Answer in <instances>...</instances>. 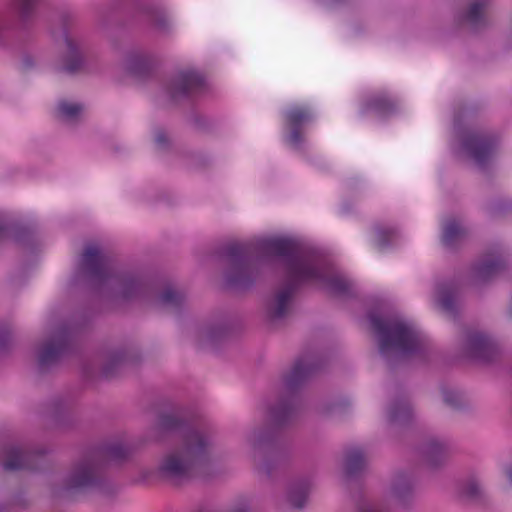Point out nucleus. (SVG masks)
Instances as JSON below:
<instances>
[{
    "instance_id": "nucleus-41",
    "label": "nucleus",
    "mask_w": 512,
    "mask_h": 512,
    "mask_svg": "<svg viewBox=\"0 0 512 512\" xmlns=\"http://www.w3.org/2000/svg\"><path fill=\"white\" fill-rule=\"evenodd\" d=\"M230 512H250V509L246 504H242L238 507H235Z\"/></svg>"
},
{
    "instance_id": "nucleus-3",
    "label": "nucleus",
    "mask_w": 512,
    "mask_h": 512,
    "mask_svg": "<svg viewBox=\"0 0 512 512\" xmlns=\"http://www.w3.org/2000/svg\"><path fill=\"white\" fill-rule=\"evenodd\" d=\"M75 281L88 283L94 293L111 306L147 300L168 311L177 312L186 301L184 293L172 284L157 287L135 272L116 269L107 254L95 244L84 247Z\"/></svg>"
},
{
    "instance_id": "nucleus-19",
    "label": "nucleus",
    "mask_w": 512,
    "mask_h": 512,
    "mask_svg": "<svg viewBox=\"0 0 512 512\" xmlns=\"http://www.w3.org/2000/svg\"><path fill=\"white\" fill-rule=\"evenodd\" d=\"M300 247L308 253H311V255L317 259L319 272L321 273L320 277L309 279L307 283L314 281L323 282L333 293L338 295H344L349 292L351 283L344 276L331 272L326 260L315 249L302 243H300Z\"/></svg>"
},
{
    "instance_id": "nucleus-43",
    "label": "nucleus",
    "mask_w": 512,
    "mask_h": 512,
    "mask_svg": "<svg viewBox=\"0 0 512 512\" xmlns=\"http://www.w3.org/2000/svg\"><path fill=\"white\" fill-rule=\"evenodd\" d=\"M505 473H506V476L510 482V484L512 485V466H508L506 469H505Z\"/></svg>"
},
{
    "instance_id": "nucleus-11",
    "label": "nucleus",
    "mask_w": 512,
    "mask_h": 512,
    "mask_svg": "<svg viewBox=\"0 0 512 512\" xmlns=\"http://www.w3.org/2000/svg\"><path fill=\"white\" fill-rule=\"evenodd\" d=\"M48 453L44 447L24 449L23 447L9 444L0 452V465L5 471H18L22 469L38 470L40 461Z\"/></svg>"
},
{
    "instance_id": "nucleus-38",
    "label": "nucleus",
    "mask_w": 512,
    "mask_h": 512,
    "mask_svg": "<svg viewBox=\"0 0 512 512\" xmlns=\"http://www.w3.org/2000/svg\"><path fill=\"white\" fill-rule=\"evenodd\" d=\"M355 512H385L380 505L370 501L361 502Z\"/></svg>"
},
{
    "instance_id": "nucleus-15",
    "label": "nucleus",
    "mask_w": 512,
    "mask_h": 512,
    "mask_svg": "<svg viewBox=\"0 0 512 512\" xmlns=\"http://www.w3.org/2000/svg\"><path fill=\"white\" fill-rule=\"evenodd\" d=\"M140 352L133 346H121L108 350L102 357L100 374L112 378L128 366L137 364Z\"/></svg>"
},
{
    "instance_id": "nucleus-18",
    "label": "nucleus",
    "mask_w": 512,
    "mask_h": 512,
    "mask_svg": "<svg viewBox=\"0 0 512 512\" xmlns=\"http://www.w3.org/2000/svg\"><path fill=\"white\" fill-rule=\"evenodd\" d=\"M455 495L460 501L477 507H484L489 504V495L481 480L475 474L456 481Z\"/></svg>"
},
{
    "instance_id": "nucleus-17",
    "label": "nucleus",
    "mask_w": 512,
    "mask_h": 512,
    "mask_svg": "<svg viewBox=\"0 0 512 512\" xmlns=\"http://www.w3.org/2000/svg\"><path fill=\"white\" fill-rule=\"evenodd\" d=\"M134 9L157 33L167 35L172 31V21L157 0H134Z\"/></svg>"
},
{
    "instance_id": "nucleus-28",
    "label": "nucleus",
    "mask_w": 512,
    "mask_h": 512,
    "mask_svg": "<svg viewBox=\"0 0 512 512\" xmlns=\"http://www.w3.org/2000/svg\"><path fill=\"white\" fill-rule=\"evenodd\" d=\"M367 463L366 455L362 448L353 447L345 452L343 470L347 478L358 477L365 469Z\"/></svg>"
},
{
    "instance_id": "nucleus-1",
    "label": "nucleus",
    "mask_w": 512,
    "mask_h": 512,
    "mask_svg": "<svg viewBox=\"0 0 512 512\" xmlns=\"http://www.w3.org/2000/svg\"><path fill=\"white\" fill-rule=\"evenodd\" d=\"M227 266L225 284L239 291L255 285L260 277L258 262L275 261L284 273V280L273 291L265 306L266 320L276 325L289 314L296 291L309 279L320 277L317 259L290 238H267L250 242H232L222 248Z\"/></svg>"
},
{
    "instance_id": "nucleus-30",
    "label": "nucleus",
    "mask_w": 512,
    "mask_h": 512,
    "mask_svg": "<svg viewBox=\"0 0 512 512\" xmlns=\"http://www.w3.org/2000/svg\"><path fill=\"white\" fill-rule=\"evenodd\" d=\"M470 238V231L460 219H450V251L464 245Z\"/></svg>"
},
{
    "instance_id": "nucleus-10",
    "label": "nucleus",
    "mask_w": 512,
    "mask_h": 512,
    "mask_svg": "<svg viewBox=\"0 0 512 512\" xmlns=\"http://www.w3.org/2000/svg\"><path fill=\"white\" fill-rule=\"evenodd\" d=\"M461 349L466 357L482 364L496 363L502 357L497 340L489 333L474 328L464 330Z\"/></svg>"
},
{
    "instance_id": "nucleus-37",
    "label": "nucleus",
    "mask_w": 512,
    "mask_h": 512,
    "mask_svg": "<svg viewBox=\"0 0 512 512\" xmlns=\"http://www.w3.org/2000/svg\"><path fill=\"white\" fill-rule=\"evenodd\" d=\"M154 139H155V143L157 145V148L159 150H166L169 148V145H170V139L166 133V131L162 128H157L155 130V136H154Z\"/></svg>"
},
{
    "instance_id": "nucleus-24",
    "label": "nucleus",
    "mask_w": 512,
    "mask_h": 512,
    "mask_svg": "<svg viewBox=\"0 0 512 512\" xmlns=\"http://www.w3.org/2000/svg\"><path fill=\"white\" fill-rule=\"evenodd\" d=\"M74 399L68 394L53 396L48 403V413L59 426H67L71 423V412Z\"/></svg>"
},
{
    "instance_id": "nucleus-23",
    "label": "nucleus",
    "mask_w": 512,
    "mask_h": 512,
    "mask_svg": "<svg viewBox=\"0 0 512 512\" xmlns=\"http://www.w3.org/2000/svg\"><path fill=\"white\" fill-rule=\"evenodd\" d=\"M287 125L290 127L288 142L294 147L299 148L304 138L301 133V126L313 119L311 112L304 107H292L285 114Z\"/></svg>"
},
{
    "instance_id": "nucleus-22",
    "label": "nucleus",
    "mask_w": 512,
    "mask_h": 512,
    "mask_svg": "<svg viewBox=\"0 0 512 512\" xmlns=\"http://www.w3.org/2000/svg\"><path fill=\"white\" fill-rule=\"evenodd\" d=\"M422 465L429 471L435 472L445 464L446 448L436 438H430L423 446L417 448Z\"/></svg>"
},
{
    "instance_id": "nucleus-6",
    "label": "nucleus",
    "mask_w": 512,
    "mask_h": 512,
    "mask_svg": "<svg viewBox=\"0 0 512 512\" xmlns=\"http://www.w3.org/2000/svg\"><path fill=\"white\" fill-rule=\"evenodd\" d=\"M128 457V449L120 442H106L85 451L73 461L63 480L65 492L82 491L104 483V467L109 462H121Z\"/></svg>"
},
{
    "instance_id": "nucleus-9",
    "label": "nucleus",
    "mask_w": 512,
    "mask_h": 512,
    "mask_svg": "<svg viewBox=\"0 0 512 512\" xmlns=\"http://www.w3.org/2000/svg\"><path fill=\"white\" fill-rule=\"evenodd\" d=\"M74 331L60 325L42 339L35 350L36 367L40 374H47L59 366L74 347Z\"/></svg>"
},
{
    "instance_id": "nucleus-35",
    "label": "nucleus",
    "mask_w": 512,
    "mask_h": 512,
    "mask_svg": "<svg viewBox=\"0 0 512 512\" xmlns=\"http://www.w3.org/2000/svg\"><path fill=\"white\" fill-rule=\"evenodd\" d=\"M11 344V331L7 325L0 324V355L7 352Z\"/></svg>"
},
{
    "instance_id": "nucleus-31",
    "label": "nucleus",
    "mask_w": 512,
    "mask_h": 512,
    "mask_svg": "<svg viewBox=\"0 0 512 512\" xmlns=\"http://www.w3.org/2000/svg\"><path fill=\"white\" fill-rule=\"evenodd\" d=\"M81 103L60 100L57 105V116L66 122H75L83 112Z\"/></svg>"
},
{
    "instance_id": "nucleus-27",
    "label": "nucleus",
    "mask_w": 512,
    "mask_h": 512,
    "mask_svg": "<svg viewBox=\"0 0 512 512\" xmlns=\"http://www.w3.org/2000/svg\"><path fill=\"white\" fill-rule=\"evenodd\" d=\"M311 479L301 476L293 479L287 489V501L295 508H303L307 502L311 489Z\"/></svg>"
},
{
    "instance_id": "nucleus-16",
    "label": "nucleus",
    "mask_w": 512,
    "mask_h": 512,
    "mask_svg": "<svg viewBox=\"0 0 512 512\" xmlns=\"http://www.w3.org/2000/svg\"><path fill=\"white\" fill-rule=\"evenodd\" d=\"M228 334L229 325L225 319L209 320L196 328L194 342L200 349L216 351L225 342Z\"/></svg>"
},
{
    "instance_id": "nucleus-44",
    "label": "nucleus",
    "mask_w": 512,
    "mask_h": 512,
    "mask_svg": "<svg viewBox=\"0 0 512 512\" xmlns=\"http://www.w3.org/2000/svg\"><path fill=\"white\" fill-rule=\"evenodd\" d=\"M442 399L445 404H448V392L446 390H442Z\"/></svg>"
},
{
    "instance_id": "nucleus-34",
    "label": "nucleus",
    "mask_w": 512,
    "mask_h": 512,
    "mask_svg": "<svg viewBox=\"0 0 512 512\" xmlns=\"http://www.w3.org/2000/svg\"><path fill=\"white\" fill-rule=\"evenodd\" d=\"M470 408V402L460 391H450V412L461 413Z\"/></svg>"
},
{
    "instance_id": "nucleus-45",
    "label": "nucleus",
    "mask_w": 512,
    "mask_h": 512,
    "mask_svg": "<svg viewBox=\"0 0 512 512\" xmlns=\"http://www.w3.org/2000/svg\"><path fill=\"white\" fill-rule=\"evenodd\" d=\"M449 309H450V316H451L452 313L454 312V304H453L451 296H450V306H449Z\"/></svg>"
},
{
    "instance_id": "nucleus-29",
    "label": "nucleus",
    "mask_w": 512,
    "mask_h": 512,
    "mask_svg": "<svg viewBox=\"0 0 512 512\" xmlns=\"http://www.w3.org/2000/svg\"><path fill=\"white\" fill-rule=\"evenodd\" d=\"M364 108L375 111L379 116H388L396 112L397 103L385 94H376L366 100Z\"/></svg>"
},
{
    "instance_id": "nucleus-21",
    "label": "nucleus",
    "mask_w": 512,
    "mask_h": 512,
    "mask_svg": "<svg viewBox=\"0 0 512 512\" xmlns=\"http://www.w3.org/2000/svg\"><path fill=\"white\" fill-rule=\"evenodd\" d=\"M489 3L490 0H471L459 16L460 23L472 32L486 29L490 24L487 15Z\"/></svg>"
},
{
    "instance_id": "nucleus-12",
    "label": "nucleus",
    "mask_w": 512,
    "mask_h": 512,
    "mask_svg": "<svg viewBox=\"0 0 512 512\" xmlns=\"http://www.w3.org/2000/svg\"><path fill=\"white\" fill-rule=\"evenodd\" d=\"M498 139L493 133L466 132L461 137V149L475 164L484 169L492 159Z\"/></svg>"
},
{
    "instance_id": "nucleus-32",
    "label": "nucleus",
    "mask_w": 512,
    "mask_h": 512,
    "mask_svg": "<svg viewBox=\"0 0 512 512\" xmlns=\"http://www.w3.org/2000/svg\"><path fill=\"white\" fill-rule=\"evenodd\" d=\"M376 245L380 250L391 246L398 238V231L395 228L383 225L375 226Z\"/></svg>"
},
{
    "instance_id": "nucleus-7",
    "label": "nucleus",
    "mask_w": 512,
    "mask_h": 512,
    "mask_svg": "<svg viewBox=\"0 0 512 512\" xmlns=\"http://www.w3.org/2000/svg\"><path fill=\"white\" fill-rule=\"evenodd\" d=\"M88 50L89 41L84 29L74 18L63 16L56 71L67 76L78 75L86 66Z\"/></svg>"
},
{
    "instance_id": "nucleus-4",
    "label": "nucleus",
    "mask_w": 512,
    "mask_h": 512,
    "mask_svg": "<svg viewBox=\"0 0 512 512\" xmlns=\"http://www.w3.org/2000/svg\"><path fill=\"white\" fill-rule=\"evenodd\" d=\"M175 433H184L182 441L160 458L157 476L173 485L208 476L217 446L214 432L207 427L188 428L179 416L161 413L150 427L148 437L151 441L163 442Z\"/></svg>"
},
{
    "instance_id": "nucleus-33",
    "label": "nucleus",
    "mask_w": 512,
    "mask_h": 512,
    "mask_svg": "<svg viewBox=\"0 0 512 512\" xmlns=\"http://www.w3.org/2000/svg\"><path fill=\"white\" fill-rule=\"evenodd\" d=\"M435 306L443 313H448V284L445 279L435 284Z\"/></svg>"
},
{
    "instance_id": "nucleus-46",
    "label": "nucleus",
    "mask_w": 512,
    "mask_h": 512,
    "mask_svg": "<svg viewBox=\"0 0 512 512\" xmlns=\"http://www.w3.org/2000/svg\"><path fill=\"white\" fill-rule=\"evenodd\" d=\"M508 317L512 319V299L508 308Z\"/></svg>"
},
{
    "instance_id": "nucleus-5",
    "label": "nucleus",
    "mask_w": 512,
    "mask_h": 512,
    "mask_svg": "<svg viewBox=\"0 0 512 512\" xmlns=\"http://www.w3.org/2000/svg\"><path fill=\"white\" fill-rule=\"evenodd\" d=\"M371 327L375 333L379 353L388 366L393 367L411 356H425L428 343L410 322L399 318H382L371 314Z\"/></svg>"
},
{
    "instance_id": "nucleus-26",
    "label": "nucleus",
    "mask_w": 512,
    "mask_h": 512,
    "mask_svg": "<svg viewBox=\"0 0 512 512\" xmlns=\"http://www.w3.org/2000/svg\"><path fill=\"white\" fill-rule=\"evenodd\" d=\"M387 418L390 424L407 425L413 418V408L407 397L393 399L387 407Z\"/></svg>"
},
{
    "instance_id": "nucleus-40",
    "label": "nucleus",
    "mask_w": 512,
    "mask_h": 512,
    "mask_svg": "<svg viewBox=\"0 0 512 512\" xmlns=\"http://www.w3.org/2000/svg\"><path fill=\"white\" fill-rule=\"evenodd\" d=\"M22 64L25 68H32L36 64V59L30 55H24Z\"/></svg>"
},
{
    "instance_id": "nucleus-14",
    "label": "nucleus",
    "mask_w": 512,
    "mask_h": 512,
    "mask_svg": "<svg viewBox=\"0 0 512 512\" xmlns=\"http://www.w3.org/2000/svg\"><path fill=\"white\" fill-rule=\"evenodd\" d=\"M505 266V260L499 250L485 252L472 263L469 281L475 287L484 286L497 278Z\"/></svg>"
},
{
    "instance_id": "nucleus-36",
    "label": "nucleus",
    "mask_w": 512,
    "mask_h": 512,
    "mask_svg": "<svg viewBox=\"0 0 512 512\" xmlns=\"http://www.w3.org/2000/svg\"><path fill=\"white\" fill-rule=\"evenodd\" d=\"M9 508V512H12L13 509H25L29 506V501L25 497L23 493H18L14 495L8 503L5 504Z\"/></svg>"
},
{
    "instance_id": "nucleus-25",
    "label": "nucleus",
    "mask_w": 512,
    "mask_h": 512,
    "mask_svg": "<svg viewBox=\"0 0 512 512\" xmlns=\"http://www.w3.org/2000/svg\"><path fill=\"white\" fill-rule=\"evenodd\" d=\"M415 478L412 473H397L391 484V493L399 504L406 506L414 497Z\"/></svg>"
},
{
    "instance_id": "nucleus-42",
    "label": "nucleus",
    "mask_w": 512,
    "mask_h": 512,
    "mask_svg": "<svg viewBox=\"0 0 512 512\" xmlns=\"http://www.w3.org/2000/svg\"><path fill=\"white\" fill-rule=\"evenodd\" d=\"M8 230V224L6 222L0 223V238H2L5 232Z\"/></svg>"
},
{
    "instance_id": "nucleus-39",
    "label": "nucleus",
    "mask_w": 512,
    "mask_h": 512,
    "mask_svg": "<svg viewBox=\"0 0 512 512\" xmlns=\"http://www.w3.org/2000/svg\"><path fill=\"white\" fill-rule=\"evenodd\" d=\"M442 235L441 242L444 246L448 245V220H442L441 222Z\"/></svg>"
},
{
    "instance_id": "nucleus-8",
    "label": "nucleus",
    "mask_w": 512,
    "mask_h": 512,
    "mask_svg": "<svg viewBox=\"0 0 512 512\" xmlns=\"http://www.w3.org/2000/svg\"><path fill=\"white\" fill-rule=\"evenodd\" d=\"M10 10H0V46L29 35L38 19L41 0H8Z\"/></svg>"
},
{
    "instance_id": "nucleus-20",
    "label": "nucleus",
    "mask_w": 512,
    "mask_h": 512,
    "mask_svg": "<svg viewBox=\"0 0 512 512\" xmlns=\"http://www.w3.org/2000/svg\"><path fill=\"white\" fill-rule=\"evenodd\" d=\"M124 66L131 75L140 79L148 78L157 68L158 59L150 52L134 49L126 54Z\"/></svg>"
},
{
    "instance_id": "nucleus-13",
    "label": "nucleus",
    "mask_w": 512,
    "mask_h": 512,
    "mask_svg": "<svg viewBox=\"0 0 512 512\" xmlns=\"http://www.w3.org/2000/svg\"><path fill=\"white\" fill-rule=\"evenodd\" d=\"M205 87L203 76L195 70H182L174 74L166 83L168 98L175 103L200 94Z\"/></svg>"
},
{
    "instance_id": "nucleus-2",
    "label": "nucleus",
    "mask_w": 512,
    "mask_h": 512,
    "mask_svg": "<svg viewBox=\"0 0 512 512\" xmlns=\"http://www.w3.org/2000/svg\"><path fill=\"white\" fill-rule=\"evenodd\" d=\"M322 366L323 359L317 353L301 355L284 374L281 391L269 409L268 419L246 433L250 457L260 473L270 476L289 459V449L278 430L295 418L299 389Z\"/></svg>"
}]
</instances>
